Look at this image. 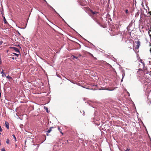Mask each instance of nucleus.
I'll return each instance as SVG.
<instances>
[{
    "label": "nucleus",
    "mask_w": 151,
    "mask_h": 151,
    "mask_svg": "<svg viewBox=\"0 0 151 151\" xmlns=\"http://www.w3.org/2000/svg\"><path fill=\"white\" fill-rule=\"evenodd\" d=\"M141 63L142 64L143 66V71L145 74H148L150 72V70L149 69L147 68V67L145 66V64L144 62L142 61V60H141Z\"/></svg>",
    "instance_id": "obj_1"
},
{
    "label": "nucleus",
    "mask_w": 151,
    "mask_h": 151,
    "mask_svg": "<svg viewBox=\"0 0 151 151\" xmlns=\"http://www.w3.org/2000/svg\"><path fill=\"white\" fill-rule=\"evenodd\" d=\"M140 81L142 83H144L148 82L149 80L148 78H145V76L140 78L139 79Z\"/></svg>",
    "instance_id": "obj_2"
},
{
    "label": "nucleus",
    "mask_w": 151,
    "mask_h": 151,
    "mask_svg": "<svg viewBox=\"0 0 151 151\" xmlns=\"http://www.w3.org/2000/svg\"><path fill=\"white\" fill-rule=\"evenodd\" d=\"M10 48L11 49H13L16 52L20 53L19 49L17 48L14 47H10Z\"/></svg>",
    "instance_id": "obj_3"
},
{
    "label": "nucleus",
    "mask_w": 151,
    "mask_h": 151,
    "mask_svg": "<svg viewBox=\"0 0 151 151\" xmlns=\"http://www.w3.org/2000/svg\"><path fill=\"white\" fill-rule=\"evenodd\" d=\"M137 43V45L136 47H135V48L136 49H138L139 47V46L140 45V42L139 41L136 42Z\"/></svg>",
    "instance_id": "obj_4"
},
{
    "label": "nucleus",
    "mask_w": 151,
    "mask_h": 151,
    "mask_svg": "<svg viewBox=\"0 0 151 151\" xmlns=\"http://www.w3.org/2000/svg\"><path fill=\"white\" fill-rule=\"evenodd\" d=\"M5 124L6 127V128L8 129H9V123L8 122L6 121L5 122Z\"/></svg>",
    "instance_id": "obj_5"
},
{
    "label": "nucleus",
    "mask_w": 151,
    "mask_h": 151,
    "mask_svg": "<svg viewBox=\"0 0 151 151\" xmlns=\"http://www.w3.org/2000/svg\"><path fill=\"white\" fill-rule=\"evenodd\" d=\"M53 128V127H50L49 129L48 130L46 131V132L48 133H50L52 131V129Z\"/></svg>",
    "instance_id": "obj_6"
},
{
    "label": "nucleus",
    "mask_w": 151,
    "mask_h": 151,
    "mask_svg": "<svg viewBox=\"0 0 151 151\" xmlns=\"http://www.w3.org/2000/svg\"><path fill=\"white\" fill-rule=\"evenodd\" d=\"M91 12L92 13V14L93 15H94L96 14H97L98 13L96 12H93L92 10H90Z\"/></svg>",
    "instance_id": "obj_7"
},
{
    "label": "nucleus",
    "mask_w": 151,
    "mask_h": 151,
    "mask_svg": "<svg viewBox=\"0 0 151 151\" xmlns=\"http://www.w3.org/2000/svg\"><path fill=\"white\" fill-rule=\"evenodd\" d=\"M71 58L73 59H74L75 58L76 59V60L78 59V57H76L74 55H72L71 57Z\"/></svg>",
    "instance_id": "obj_8"
},
{
    "label": "nucleus",
    "mask_w": 151,
    "mask_h": 151,
    "mask_svg": "<svg viewBox=\"0 0 151 151\" xmlns=\"http://www.w3.org/2000/svg\"><path fill=\"white\" fill-rule=\"evenodd\" d=\"M3 18L5 24H7V22L4 16H3Z\"/></svg>",
    "instance_id": "obj_9"
},
{
    "label": "nucleus",
    "mask_w": 151,
    "mask_h": 151,
    "mask_svg": "<svg viewBox=\"0 0 151 151\" xmlns=\"http://www.w3.org/2000/svg\"><path fill=\"white\" fill-rule=\"evenodd\" d=\"M44 108L46 110V112L47 113H48V110L47 108L46 107L44 106Z\"/></svg>",
    "instance_id": "obj_10"
},
{
    "label": "nucleus",
    "mask_w": 151,
    "mask_h": 151,
    "mask_svg": "<svg viewBox=\"0 0 151 151\" xmlns=\"http://www.w3.org/2000/svg\"><path fill=\"white\" fill-rule=\"evenodd\" d=\"M54 11L58 15V16H59V17H60L61 18H62V17H61L59 15V14L58 13H57L55 10H54Z\"/></svg>",
    "instance_id": "obj_11"
},
{
    "label": "nucleus",
    "mask_w": 151,
    "mask_h": 151,
    "mask_svg": "<svg viewBox=\"0 0 151 151\" xmlns=\"http://www.w3.org/2000/svg\"><path fill=\"white\" fill-rule=\"evenodd\" d=\"M9 139H7L6 141V143L9 145Z\"/></svg>",
    "instance_id": "obj_12"
},
{
    "label": "nucleus",
    "mask_w": 151,
    "mask_h": 151,
    "mask_svg": "<svg viewBox=\"0 0 151 151\" xmlns=\"http://www.w3.org/2000/svg\"><path fill=\"white\" fill-rule=\"evenodd\" d=\"M13 54H14L15 55H16L17 57H18L19 56L20 53L17 54L15 53H13Z\"/></svg>",
    "instance_id": "obj_13"
},
{
    "label": "nucleus",
    "mask_w": 151,
    "mask_h": 151,
    "mask_svg": "<svg viewBox=\"0 0 151 151\" xmlns=\"http://www.w3.org/2000/svg\"><path fill=\"white\" fill-rule=\"evenodd\" d=\"M47 5H48V6H50V7L51 8H52V9H53V11L55 10V9H53V8H52V7L51 6H50V5L48 4L47 3Z\"/></svg>",
    "instance_id": "obj_14"
},
{
    "label": "nucleus",
    "mask_w": 151,
    "mask_h": 151,
    "mask_svg": "<svg viewBox=\"0 0 151 151\" xmlns=\"http://www.w3.org/2000/svg\"><path fill=\"white\" fill-rule=\"evenodd\" d=\"M6 78L8 79H12V78L9 75L6 77Z\"/></svg>",
    "instance_id": "obj_15"
},
{
    "label": "nucleus",
    "mask_w": 151,
    "mask_h": 151,
    "mask_svg": "<svg viewBox=\"0 0 151 151\" xmlns=\"http://www.w3.org/2000/svg\"><path fill=\"white\" fill-rule=\"evenodd\" d=\"M14 139V140H15V141H17V140H16V137L15 136V135L14 134H13L12 135Z\"/></svg>",
    "instance_id": "obj_16"
},
{
    "label": "nucleus",
    "mask_w": 151,
    "mask_h": 151,
    "mask_svg": "<svg viewBox=\"0 0 151 151\" xmlns=\"http://www.w3.org/2000/svg\"><path fill=\"white\" fill-rule=\"evenodd\" d=\"M122 78L121 80V82H122V79L125 76V73H124L122 74Z\"/></svg>",
    "instance_id": "obj_17"
},
{
    "label": "nucleus",
    "mask_w": 151,
    "mask_h": 151,
    "mask_svg": "<svg viewBox=\"0 0 151 151\" xmlns=\"http://www.w3.org/2000/svg\"><path fill=\"white\" fill-rule=\"evenodd\" d=\"M3 41H0V45H1L3 43Z\"/></svg>",
    "instance_id": "obj_18"
},
{
    "label": "nucleus",
    "mask_w": 151,
    "mask_h": 151,
    "mask_svg": "<svg viewBox=\"0 0 151 151\" xmlns=\"http://www.w3.org/2000/svg\"><path fill=\"white\" fill-rule=\"evenodd\" d=\"M2 151H6L5 149L4 148H2L1 150Z\"/></svg>",
    "instance_id": "obj_19"
},
{
    "label": "nucleus",
    "mask_w": 151,
    "mask_h": 151,
    "mask_svg": "<svg viewBox=\"0 0 151 151\" xmlns=\"http://www.w3.org/2000/svg\"><path fill=\"white\" fill-rule=\"evenodd\" d=\"M6 74H2V77H5L6 76Z\"/></svg>",
    "instance_id": "obj_20"
},
{
    "label": "nucleus",
    "mask_w": 151,
    "mask_h": 151,
    "mask_svg": "<svg viewBox=\"0 0 151 151\" xmlns=\"http://www.w3.org/2000/svg\"><path fill=\"white\" fill-rule=\"evenodd\" d=\"M130 150V149L127 148L126 150H125V151H129Z\"/></svg>",
    "instance_id": "obj_21"
},
{
    "label": "nucleus",
    "mask_w": 151,
    "mask_h": 151,
    "mask_svg": "<svg viewBox=\"0 0 151 151\" xmlns=\"http://www.w3.org/2000/svg\"><path fill=\"white\" fill-rule=\"evenodd\" d=\"M138 70H139V71H143L142 69L141 68L139 69Z\"/></svg>",
    "instance_id": "obj_22"
},
{
    "label": "nucleus",
    "mask_w": 151,
    "mask_h": 151,
    "mask_svg": "<svg viewBox=\"0 0 151 151\" xmlns=\"http://www.w3.org/2000/svg\"><path fill=\"white\" fill-rule=\"evenodd\" d=\"M125 12L126 13H128V10L127 9H126L125 10Z\"/></svg>",
    "instance_id": "obj_23"
},
{
    "label": "nucleus",
    "mask_w": 151,
    "mask_h": 151,
    "mask_svg": "<svg viewBox=\"0 0 151 151\" xmlns=\"http://www.w3.org/2000/svg\"><path fill=\"white\" fill-rule=\"evenodd\" d=\"M58 129L59 130L60 132L61 131V129L59 127H58Z\"/></svg>",
    "instance_id": "obj_24"
},
{
    "label": "nucleus",
    "mask_w": 151,
    "mask_h": 151,
    "mask_svg": "<svg viewBox=\"0 0 151 151\" xmlns=\"http://www.w3.org/2000/svg\"><path fill=\"white\" fill-rule=\"evenodd\" d=\"M1 74H4V70H2V72L1 73Z\"/></svg>",
    "instance_id": "obj_25"
},
{
    "label": "nucleus",
    "mask_w": 151,
    "mask_h": 151,
    "mask_svg": "<svg viewBox=\"0 0 151 151\" xmlns=\"http://www.w3.org/2000/svg\"><path fill=\"white\" fill-rule=\"evenodd\" d=\"M138 12H137V14H136V15H135V16H138L139 14H138Z\"/></svg>",
    "instance_id": "obj_26"
},
{
    "label": "nucleus",
    "mask_w": 151,
    "mask_h": 151,
    "mask_svg": "<svg viewBox=\"0 0 151 151\" xmlns=\"http://www.w3.org/2000/svg\"><path fill=\"white\" fill-rule=\"evenodd\" d=\"M61 19H62V20L63 21H64V22H65V20H64V19H63L62 18H61Z\"/></svg>",
    "instance_id": "obj_27"
},
{
    "label": "nucleus",
    "mask_w": 151,
    "mask_h": 151,
    "mask_svg": "<svg viewBox=\"0 0 151 151\" xmlns=\"http://www.w3.org/2000/svg\"><path fill=\"white\" fill-rule=\"evenodd\" d=\"M83 115H84V111H83Z\"/></svg>",
    "instance_id": "obj_28"
},
{
    "label": "nucleus",
    "mask_w": 151,
    "mask_h": 151,
    "mask_svg": "<svg viewBox=\"0 0 151 151\" xmlns=\"http://www.w3.org/2000/svg\"><path fill=\"white\" fill-rule=\"evenodd\" d=\"M44 1H45V2H46V4L47 3V1H46L45 0H44Z\"/></svg>",
    "instance_id": "obj_29"
},
{
    "label": "nucleus",
    "mask_w": 151,
    "mask_h": 151,
    "mask_svg": "<svg viewBox=\"0 0 151 151\" xmlns=\"http://www.w3.org/2000/svg\"><path fill=\"white\" fill-rule=\"evenodd\" d=\"M12 59L13 60H14V59L15 58H14V57H12Z\"/></svg>",
    "instance_id": "obj_30"
},
{
    "label": "nucleus",
    "mask_w": 151,
    "mask_h": 151,
    "mask_svg": "<svg viewBox=\"0 0 151 151\" xmlns=\"http://www.w3.org/2000/svg\"><path fill=\"white\" fill-rule=\"evenodd\" d=\"M91 56L92 57H93V55L92 54H91Z\"/></svg>",
    "instance_id": "obj_31"
},
{
    "label": "nucleus",
    "mask_w": 151,
    "mask_h": 151,
    "mask_svg": "<svg viewBox=\"0 0 151 151\" xmlns=\"http://www.w3.org/2000/svg\"><path fill=\"white\" fill-rule=\"evenodd\" d=\"M62 134H63V132L61 131H60V132Z\"/></svg>",
    "instance_id": "obj_32"
},
{
    "label": "nucleus",
    "mask_w": 151,
    "mask_h": 151,
    "mask_svg": "<svg viewBox=\"0 0 151 151\" xmlns=\"http://www.w3.org/2000/svg\"><path fill=\"white\" fill-rule=\"evenodd\" d=\"M150 52L151 53V47L150 48Z\"/></svg>",
    "instance_id": "obj_33"
},
{
    "label": "nucleus",
    "mask_w": 151,
    "mask_h": 151,
    "mask_svg": "<svg viewBox=\"0 0 151 151\" xmlns=\"http://www.w3.org/2000/svg\"><path fill=\"white\" fill-rule=\"evenodd\" d=\"M128 94H129L128 95L129 96V93L128 92Z\"/></svg>",
    "instance_id": "obj_34"
},
{
    "label": "nucleus",
    "mask_w": 151,
    "mask_h": 151,
    "mask_svg": "<svg viewBox=\"0 0 151 151\" xmlns=\"http://www.w3.org/2000/svg\"><path fill=\"white\" fill-rule=\"evenodd\" d=\"M93 86H96V85H93Z\"/></svg>",
    "instance_id": "obj_35"
},
{
    "label": "nucleus",
    "mask_w": 151,
    "mask_h": 151,
    "mask_svg": "<svg viewBox=\"0 0 151 151\" xmlns=\"http://www.w3.org/2000/svg\"><path fill=\"white\" fill-rule=\"evenodd\" d=\"M109 90V91H112L113 90Z\"/></svg>",
    "instance_id": "obj_36"
},
{
    "label": "nucleus",
    "mask_w": 151,
    "mask_h": 151,
    "mask_svg": "<svg viewBox=\"0 0 151 151\" xmlns=\"http://www.w3.org/2000/svg\"><path fill=\"white\" fill-rule=\"evenodd\" d=\"M150 38H151V35H150Z\"/></svg>",
    "instance_id": "obj_37"
},
{
    "label": "nucleus",
    "mask_w": 151,
    "mask_h": 151,
    "mask_svg": "<svg viewBox=\"0 0 151 151\" xmlns=\"http://www.w3.org/2000/svg\"><path fill=\"white\" fill-rule=\"evenodd\" d=\"M47 135H48V134H47Z\"/></svg>",
    "instance_id": "obj_38"
},
{
    "label": "nucleus",
    "mask_w": 151,
    "mask_h": 151,
    "mask_svg": "<svg viewBox=\"0 0 151 151\" xmlns=\"http://www.w3.org/2000/svg\"><path fill=\"white\" fill-rule=\"evenodd\" d=\"M1 133L0 132V134H1Z\"/></svg>",
    "instance_id": "obj_39"
}]
</instances>
